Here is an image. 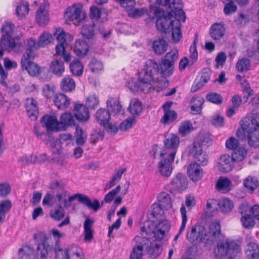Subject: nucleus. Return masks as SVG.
I'll use <instances>...</instances> for the list:
<instances>
[{
  "label": "nucleus",
  "mask_w": 259,
  "mask_h": 259,
  "mask_svg": "<svg viewBox=\"0 0 259 259\" xmlns=\"http://www.w3.org/2000/svg\"><path fill=\"white\" fill-rule=\"evenodd\" d=\"M245 253L249 259L259 258V246L254 242L249 243L246 247Z\"/></svg>",
  "instance_id": "40"
},
{
  "label": "nucleus",
  "mask_w": 259,
  "mask_h": 259,
  "mask_svg": "<svg viewBox=\"0 0 259 259\" xmlns=\"http://www.w3.org/2000/svg\"><path fill=\"white\" fill-rule=\"evenodd\" d=\"M51 72L54 75L60 77L65 71V66L63 62L58 59L52 61L50 65Z\"/></svg>",
  "instance_id": "30"
},
{
  "label": "nucleus",
  "mask_w": 259,
  "mask_h": 259,
  "mask_svg": "<svg viewBox=\"0 0 259 259\" xmlns=\"http://www.w3.org/2000/svg\"><path fill=\"white\" fill-rule=\"evenodd\" d=\"M163 143L164 147L160 149V156L175 157L180 144L179 137L174 134H170L165 137Z\"/></svg>",
  "instance_id": "6"
},
{
  "label": "nucleus",
  "mask_w": 259,
  "mask_h": 259,
  "mask_svg": "<svg viewBox=\"0 0 259 259\" xmlns=\"http://www.w3.org/2000/svg\"><path fill=\"white\" fill-rule=\"evenodd\" d=\"M251 63L247 58H242L238 61L236 64V68L239 72H245L250 67Z\"/></svg>",
  "instance_id": "53"
},
{
  "label": "nucleus",
  "mask_w": 259,
  "mask_h": 259,
  "mask_svg": "<svg viewBox=\"0 0 259 259\" xmlns=\"http://www.w3.org/2000/svg\"><path fill=\"white\" fill-rule=\"evenodd\" d=\"M41 125L47 131H60L59 123L55 113L45 115L40 120Z\"/></svg>",
  "instance_id": "15"
},
{
  "label": "nucleus",
  "mask_w": 259,
  "mask_h": 259,
  "mask_svg": "<svg viewBox=\"0 0 259 259\" xmlns=\"http://www.w3.org/2000/svg\"><path fill=\"white\" fill-rule=\"evenodd\" d=\"M54 250L56 259H81V250L76 246H72L64 250L55 247Z\"/></svg>",
  "instance_id": "12"
},
{
  "label": "nucleus",
  "mask_w": 259,
  "mask_h": 259,
  "mask_svg": "<svg viewBox=\"0 0 259 259\" xmlns=\"http://www.w3.org/2000/svg\"><path fill=\"white\" fill-rule=\"evenodd\" d=\"M65 17L75 25H79L86 17L85 13L83 11L82 5L80 3L73 5L66 11Z\"/></svg>",
  "instance_id": "8"
},
{
  "label": "nucleus",
  "mask_w": 259,
  "mask_h": 259,
  "mask_svg": "<svg viewBox=\"0 0 259 259\" xmlns=\"http://www.w3.org/2000/svg\"><path fill=\"white\" fill-rule=\"evenodd\" d=\"M41 242L37 245L36 256L38 259H47L49 250L54 249L55 247L51 243L52 238L51 236H48L46 234H40Z\"/></svg>",
  "instance_id": "11"
},
{
  "label": "nucleus",
  "mask_w": 259,
  "mask_h": 259,
  "mask_svg": "<svg viewBox=\"0 0 259 259\" xmlns=\"http://www.w3.org/2000/svg\"><path fill=\"white\" fill-rule=\"evenodd\" d=\"M73 112L76 119L80 121H87L90 117L88 108L83 104L75 103Z\"/></svg>",
  "instance_id": "21"
},
{
  "label": "nucleus",
  "mask_w": 259,
  "mask_h": 259,
  "mask_svg": "<svg viewBox=\"0 0 259 259\" xmlns=\"http://www.w3.org/2000/svg\"><path fill=\"white\" fill-rule=\"evenodd\" d=\"M52 36L49 33L45 32L39 37L38 42L40 47H44L51 42Z\"/></svg>",
  "instance_id": "61"
},
{
  "label": "nucleus",
  "mask_w": 259,
  "mask_h": 259,
  "mask_svg": "<svg viewBox=\"0 0 259 259\" xmlns=\"http://www.w3.org/2000/svg\"><path fill=\"white\" fill-rule=\"evenodd\" d=\"M203 103V100L200 97L194 98L191 105V111L193 114H199L201 111V106Z\"/></svg>",
  "instance_id": "55"
},
{
  "label": "nucleus",
  "mask_w": 259,
  "mask_h": 259,
  "mask_svg": "<svg viewBox=\"0 0 259 259\" xmlns=\"http://www.w3.org/2000/svg\"><path fill=\"white\" fill-rule=\"evenodd\" d=\"M29 4L26 2H21L20 4L17 6L16 10V13L17 16L20 18L24 17L28 13Z\"/></svg>",
  "instance_id": "54"
},
{
  "label": "nucleus",
  "mask_w": 259,
  "mask_h": 259,
  "mask_svg": "<svg viewBox=\"0 0 259 259\" xmlns=\"http://www.w3.org/2000/svg\"><path fill=\"white\" fill-rule=\"evenodd\" d=\"M15 26L11 22L7 21L2 28V36H12L14 33Z\"/></svg>",
  "instance_id": "62"
},
{
  "label": "nucleus",
  "mask_w": 259,
  "mask_h": 259,
  "mask_svg": "<svg viewBox=\"0 0 259 259\" xmlns=\"http://www.w3.org/2000/svg\"><path fill=\"white\" fill-rule=\"evenodd\" d=\"M96 118L100 124L106 125V123L109 121L110 114L108 110L100 108L96 112Z\"/></svg>",
  "instance_id": "42"
},
{
  "label": "nucleus",
  "mask_w": 259,
  "mask_h": 259,
  "mask_svg": "<svg viewBox=\"0 0 259 259\" xmlns=\"http://www.w3.org/2000/svg\"><path fill=\"white\" fill-rule=\"evenodd\" d=\"M60 86L62 91L65 92H70L75 89V82L71 77L66 76L62 79Z\"/></svg>",
  "instance_id": "35"
},
{
  "label": "nucleus",
  "mask_w": 259,
  "mask_h": 259,
  "mask_svg": "<svg viewBox=\"0 0 259 259\" xmlns=\"http://www.w3.org/2000/svg\"><path fill=\"white\" fill-rule=\"evenodd\" d=\"M75 137L77 144L83 145L84 144L87 138L86 135L83 132L82 129L79 126L76 128Z\"/></svg>",
  "instance_id": "63"
},
{
  "label": "nucleus",
  "mask_w": 259,
  "mask_h": 259,
  "mask_svg": "<svg viewBox=\"0 0 259 259\" xmlns=\"http://www.w3.org/2000/svg\"><path fill=\"white\" fill-rule=\"evenodd\" d=\"M75 200H78L80 203L84 204L88 208L93 209L95 211H97L101 207L98 200L94 199L92 202L87 196L81 194L76 193L73 196L68 197V201L69 202Z\"/></svg>",
  "instance_id": "14"
},
{
  "label": "nucleus",
  "mask_w": 259,
  "mask_h": 259,
  "mask_svg": "<svg viewBox=\"0 0 259 259\" xmlns=\"http://www.w3.org/2000/svg\"><path fill=\"white\" fill-rule=\"evenodd\" d=\"M25 52L22 59H34L35 51L40 48L38 42L31 38L27 39L24 42Z\"/></svg>",
  "instance_id": "18"
},
{
  "label": "nucleus",
  "mask_w": 259,
  "mask_h": 259,
  "mask_svg": "<svg viewBox=\"0 0 259 259\" xmlns=\"http://www.w3.org/2000/svg\"><path fill=\"white\" fill-rule=\"evenodd\" d=\"M221 225L220 223L214 222L210 224L209 229V233L210 235L217 238L221 234Z\"/></svg>",
  "instance_id": "58"
},
{
  "label": "nucleus",
  "mask_w": 259,
  "mask_h": 259,
  "mask_svg": "<svg viewBox=\"0 0 259 259\" xmlns=\"http://www.w3.org/2000/svg\"><path fill=\"white\" fill-rule=\"evenodd\" d=\"M206 236V230L203 225L196 224L187 231V238L193 244L202 242Z\"/></svg>",
  "instance_id": "10"
},
{
  "label": "nucleus",
  "mask_w": 259,
  "mask_h": 259,
  "mask_svg": "<svg viewBox=\"0 0 259 259\" xmlns=\"http://www.w3.org/2000/svg\"><path fill=\"white\" fill-rule=\"evenodd\" d=\"M187 173L193 181H197L202 177V169L197 163H191L188 165Z\"/></svg>",
  "instance_id": "25"
},
{
  "label": "nucleus",
  "mask_w": 259,
  "mask_h": 259,
  "mask_svg": "<svg viewBox=\"0 0 259 259\" xmlns=\"http://www.w3.org/2000/svg\"><path fill=\"white\" fill-rule=\"evenodd\" d=\"M107 107L108 111L114 114L119 113L121 110L122 106L117 98L110 97L107 101Z\"/></svg>",
  "instance_id": "37"
},
{
  "label": "nucleus",
  "mask_w": 259,
  "mask_h": 259,
  "mask_svg": "<svg viewBox=\"0 0 259 259\" xmlns=\"http://www.w3.org/2000/svg\"><path fill=\"white\" fill-rule=\"evenodd\" d=\"M36 20L40 26L46 25L49 22V13L45 6H39L36 13Z\"/></svg>",
  "instance_id": "26"
},
{
  "label": "nucleus",
  "mask_w": 259,
  "mask_h": 259,
  "mask_svg": "<svg viewBox=\"0 0 259 259\" xmlns=\"http://www.w3.org/2000/svg\"><path fill=\"white\" fill-rule=\"evenodd\" d=\"M11 207V201L9 200H3L0 202V225L5 221L6 215Z\"/></svg>",
  "instance_id": "44"
},
{
  "label": "nucleus",
  "mask_w": 259,
  "mask_h": 259,
  "mask_svg": "<svg viewBox=\"0 0 259 259\" xmlns=\"http://www.w3.org/2000/svg\"><path fill=\"white\" fill-rule=\"evenodd\" d=\"M177 117V114L174 110L165 111L161 119V122L164 124H169L174 122Z\"/></svg>",
  "instance_id": "49"
},
{
  "label": "nucleus",
  "mask_w": 259,
  "mask_h": 259,
  "mask_svg": "<svg viewBox=\"0 0 259 259\" xmlns=\"http://www.w3.org/2000/svg\"><path fill=\"white\" fill-rule=\"evenodd\" d=\"M121 190V187L118 185L115 189L110 191L104 197V201L101 202L103 204L104 202L106 203H110L115 198V196L119 193Z\"/></svg>",
  "instance_id": "60"
},
{
  "label": "nucleus",
  "mask_w": 259,
  "mask_h": 259,
  "mask_svg": "<svg viewBox=\"0 0 259 259\" xmlns=\"http://www.w3.org/2000/svg\"><path fill=\"white\" fill-rule=\"evenodd\" d=\"M168 44L163 38H158L153 41L152 49L155 53L158 55L163 54L167 50Z\"/></svg>",
  "instance_id": "29"
},
{
  "label": "nucleus",
  "mask_w": 259,
  "mask_h": 259,
  "mask_svg": "<svg viewBox=\"0 0 259 259\" xmlns=\"http://www.w3.org/2000/svg\"><path fill=\"white\" fill-rule=\"evenodd\" d=\"M68 196V192L64 189H58L56 194V200L59 204H63L64 207H67V197Z\"/></svg>",
  "instance_id": "45"
},
{
  "label": "nucleus",
  "mask_w": 259,
  "mask_h": 259,
  "mask_svg": "<svg viewBox=\"0 0 259 259\" xmlns=\"http://www.w3.org/2000/svg\"><path fill=\"white\" fill-rule=\"evenodd\" d=\"M244 187L250 192H253L259 186V182L257 178L249 176L243 181Z\"/></svg>",
  "instance_id": "41"
},
{
  "label": "nucleus",
  "mask_w": 259,
  "mask_h": 259,
  "mask_svg": "<svg viewBox=\"0 0 259 259\" xmlns=\"http://www.w3.org/2000/svg\"><path fill=\"white\" fill-rule=\"evenodd\" d=\"M89 47L88 44L83 40L78 39L74 45V52L78 57L85 56L89 51Z\"/></svg>",
  "instance_id": "32"
},
{
  "label": "nucleus",
  "mask_w": 259,
  "mask_h": 259,
  "mask_svg": "<svg viewBox=\"0 0 259 259\" xmlns=\"http://www.w3.org/2000/svg\"><path fill=\"white\" fill-rule=\"evenodd\" d=\"M159 204L165 210H168L172 206V201L170 195L165 192H161L157 195Z\"/></svg>",
  "instance_id": "27"
},
{
  "label": "nucleus",
  "mask_w": 259,
  "mask_h": 259,
  "mask_svg": "<svg viewBox=\"0 0 259 259\" xmlns=\"http://www.w3.org/2000/svg\"><path fill=\"white\" fill-rule=\"evenodd\" d=\"M233 161L229 155H222L218 159L217 167L220 171L228 172L234 167Z\"/></svg>",
  "instance_id": "19"
},
{
  "label": "nucleus",
  "mask_w": 259,
  "mask_h": 259,
  "mask_svg": "<svg viewBox=\"0 0 259 259\" xmlns=\"http://www.w3.org/2000/svg\"><path fill=\"white\" fill-rule=\"evenodd\" d=\"M247 154V152L244 148L240 147L232 153V160L237 162L242 161L246 158Z\"/></svg>",
  "instance_id": "51"
},
{
  "label": "nucleus",
  "mask_w": 259,
  "mask_h": 259,
  "mask_svg": "<svg viewBox=\"0 0 259 259\" xmlns=\"http://www.w3.org/2000/svg\"><path fill=\"white\" fill-rule=\"evenodd\" d=\"M214 253L215 256L221 259H239L240 248L235 241L227 240L218 244L214 249Z\"/></svg>",
  "instance_id": "3"
},
{
  "label": "nucleus",
  "mask_w": 259,
  "mask_h": 259,
  "mask_svg": "<svg viewBox=\"0 0 259 259\" xmlns=\"http://www.w3.org/2000/svg\"><path fill=\"white\" fill-rule=\"evenodd\" d=\"M74 119L71 113H64L62 114L59 123L60 131H65L66 127L74 123Z\"/></svg>",
  "instance_id": "39"
},
{
  "label": "nucleus",
  "mask_w": 259,
  "mask_h": 259,
  "mask_svg": "<svg viewBox=\"0 0 259 259\" xmlns=\"http://www.w3.org/2000/svg\"><path fill=\"white\" fill-rule=\"evenodd\" d=\"M225 32V28L221 23L213 24L209 31L210 36L214 40H220L224 36Z\"/></svg>",
  "instance_id": "22"
},
{
  "label": "nucleus",
  "mask_w": 259,
  "mask_h": 259,
  "mask_svg": "<svg viewBox=\"0 0 259 259\" xmlns=\"http://www.w3.org/2000/svg\"><path fill=\"white\" fill-rule=\"evenodd\" d=\"M54 35L59 42L55 48V56L62 57L66 62H70L71 56L69 53L66 52L65 45H67V36L71 37V36L69 34L65 33L64 31L60 28L57 29Z\"/></svg>",
  "instance_id": "5"
},
{
  "label": "nucleus",
  "mask_w": 259,
  "mask_h": 259,
  "mask_svg": "<svg viewBox=\"0 0 259 259\" xmlns=\"http://www.w3.org/2000/svg\"><path fill=\"white\" fill-rule=\"evenodd\" d=\"M156 4L163 6H168L171 10L169 13L172 12L178 13L177 8L179 4L181 5V10H183V4L181 0H156Z\"/></svg>",
  "instance_id": "33"
},
{
  "label": "nucleus",
  "mask_w": 259,
  "mask_h": 259,
  "mask_svg": "<svg viewBox=\"0 0 259 259\" xmlns=\"http://www.w3.org/2000/svg\"><path fill=\"white\" fill-rule=\"evenodd\" d=\"M231 185L230 180L227 178L221 177L216 184V187L218 190L226 193L231 189Z\"/></svg>",
  "instance_id": "43"
},
{
  "label": "nucleus",
  "mask_w": 259,
  "mask_h": 259,
  "mask_svg": "<svg viewBox=\"0 0 259 259\" xmlns=\"http://www.w3.org/2000/svg\"><path fill=\"white\" fill-rule=\"evenodd\" d=\"M143 104L138 99L134 98L131 100L128 110L130 113L134 116H138L143 111Z\"/></svg>",
  "instance_id": "38"
},
{
  "label": "nucleus",
  "mask_w": 259,
  "mask_h": 259,
  "mask_svg": "<svg viewBox=\"0 0 259 259\" xmlns=\"http://www.w3.org/2000/svg\"><path fill=\"white\" fill-rule=\"evenodd\" d=\"M178 13L172 12L169 13L170 17H174L175 19L174 26L171 28L172 31V37L175 42H179L182 37V34L181 30L180 21L184 22L185 21V15L183 10H181V5L179 4V7L177 8Z\"/></svg>",
  "instance_id": "9"
},
{
  "label": "nucleus",
  "mask_w": 259,
  "mask_h": 259,
  "mask_svg": "<svg viewBox=\"0 0 259 259\" xmlns=\"http://www.w3.org/2000/svg\"><path fill=\"white\" fill-rule=\"evenodd\" d=\"M218 206H219L221 211L226 213L230 211L234 207L233 203L228 198H224L218 202Z\"/></svg>",
  "instance_id": "48"
},
{
  "label": "nucleus",
  "mask_w": 259,
  "mask_h": 259,
  "mask_svg": "<svg viewBox=\"0 0 259 259\" xmlns=\"http://www.w3.org/2000/svg\"><path fill=\"white\" fill-rule=\"evenodd\" d=\"M99 104V101L98 97L93 94L89 96L85 102V106L90 109H95Z\"/></svg>",
  "instance_id": "59"
},
{
  "label": "nucleus",
  "mask_w": 259,
  "mask_h": 259,
  "mask_svg": "<svg viewBox=\"0 0 259 259\" xmlns=\"http://www.w3.org/2000/svg\"><path fill=\"white\" fill-rule=\"evenodd\" d=\"M160 156L161 159L158 163L159 171L163 177H169L172 171L171 164L174 162L175 157Z\"/></svg>",
  "instance_id": "16"
},
{
  "label": "nucleus",
  "mask_w": 259,
  "mask_h": 259,
  "mask_svg": "<svg viewBox=\"0 0 259 259\" xmlns=\"http://www.w3.org/2000/svg\"><path fill=\"white\" fill-rule=\"evenodd\" d=\"M33 59H21V66L23 69H25L31 76H36L40 73V68L37 64L32 62Z\"/></svg>",
  "instance_id": "23"
},
{
  "label": "nucleus",
  "mask_w": 259,
  "mask_h": 259,
  "mask_svg": "<svg viewBox=\"0 0 259 259\" xmlns=\"http://www.w3.org/2000/svg\"><path fill=\"white\" fill-rule=\"evenodd\" d=\"M189 153L202 165L207 164L208 161V155L205 152L203 151L202 147L199 143L194 144L190 147Z\"/></svg>",
  "instance_id": "17"
},
{
  "label": "nucleus",
  "mask_w": 259,
  "mask_h": 259,
  "mask_svg": "<svg viewBox=\"0 0 259 259\" xmlns=\"http://www.w3.org/2000/svg\"><path fill=\"white\" fill-rule=\"evenodd\" d=\"M143 237L136 236L133 240L135 244L134 246L141 248L144 250H146L153 257H156L160 253V244L156 243H154V245H151V243L149 241L151 236L144 234Z\"/></svg>",
  "instance_id": "7"
},
{
  "label": "nucleus",
  "mask_w": 259,
  "mask_h": 259,
  "mask_svg": "<svg viewBox=\"0 0 259 259\" xmlns=\"http://www.w3.org/2000/svg\"><path fill=\"white\" fill-rule=\"evenodd\" d=\"M89 66L92 71L95 73L99 72L103 69V65L102 63L95 59H93L90 63Z\"/></svg>",
  "instance_id": "64"
},
{
  "label": "nucleus",
  "mask_w": 259,
  "mask_h": 259,
  "mask_svg": "<svg viewBox=\"0 0 259 259\" xmlns=\"http://www.w3.org/2000/svg\"><path fill=\"white\" fill-rule=\"evenodd\" d=\"M157 224H154V220L152 221H146L141 228L142 235L144 234L151 236L154 235L155 238L161 240L165 236L170 228L168 222L166 220H159Z\"/></svg>",
  "instance_id": "4"
},
{
  "label": "nucleus",
  "mask_w": 259,
  "mask_h": 259,
  "mask_svg": "<svg viewBox=\"0 0 259 259\" xmlns=\"http://www.w3.org/2000/svg\"><path fill=\"white\" fill-rule=\"evenodd\" d=\"M174 70V65L162 59L161 63L149 59L145 63L144 68L139 72L138 80L143 84L158 83V87L162 89L168 85L166 77L171 75Z\"/></svg>",
  "instance_id": "1"
},
{
  "label": "nucleus",
  "mask_w": 259,
  "mask_h": 259,
  "mask_svg": "<svg viewBox=\"0 0 259 259\" xmlns=\"http://www.w3.org/2000/svg\"><path fill=\"white\" fill-rule=\"evenodd\" d=\"M159 13H160L159 11H155V15L158 17L156 22L157 30L162 33H169L171 31V28L174 26L175 20H171L174 17L169 16L168 13L167 17H158V14Z\"/></svg>",
  "instance_id": "13"
},
{
  "label": "nucleus",
  "mask_w": 259,
  "mask_h": 259,
  "mask_svg": "<svg viewBox=\"0 0 259 259\" xmlns=\"http://www.w3.org/2000/svg\"><path fill=\"white\" fill-rule=\"evenodd\" d=\"M83 66L78 60H74L70 64V70L71 73L76 76H80L83 72Z\"/></svg>",
  "instance_id": "52"
},
{
  "label": "nucleus",
  "mask_w": 259,
  "mask_h": 259,
  "mask_svg": "<svg viewBox=\"0 0 259 259\" xmlns=\"http://www.w3.org/2000/svg\"><path fill=\"white\" fill-rule=\"evenodd\" d=\"M94 220L90 218H87L83 223L84 240L86 242H90L93 238V225Z\"/></svg>",
  "instance_id": "31"
},
{
  "label": "nucleus",
  "mask_w": 259,
  "mask_h": 259,
  "mask_svg": "<svg viewBox=\"0 0 259 259\" xmlns=\"http://www.w3.org/2000/svg\"><path fill=\"white\" fill-rule=\"evenodd\" d=\"M54 102L59 109L64 110L68 108L70 102L66 95L61 93L55 95Z\"/></svg>",
  "instance_id": "28"
},
{
  "label": "nucleus",
  "mask_w": 259,
  "mask_h": 259,
  "mask_svg": "<svg viewBox=\"0 0 259 259\" xmlns=\"http://www.w3.org/2000/svg\"><path fill=\"white\" fill-rule=\"evenodd\" d=\"M179 57V52L178 50L174 49L169 52L167 53L164 59L162 60H166L167 62L174 65L175 62L178 60Z\"/></svg>",
  "instance_id": "57"
},
{
  "label": "nucleus",
  "mask_w": 259,
  "mask_h": 259,
  "mask_svg": "<svg viewBox=\"0 0 259 259\" xmlns=\"http://www.w3.org/2000/svg\"><path fill=\"white\" fill-rule=\"evenodd\" d=\"M65 214V211L61 204H58L54 208V210L50 211L51 218L55 220L60 221L62 219Z\"/></svg>",
  "instance_id": "47"
},
{
  "label": "nucleus",
  "mask_w": 259,
  "mask_h": 259,
  "mask_svg": "<svg viewBox=\"0 0 259 259\" xmlns=\"http://www.w3.org/2000/svg\"><path fill=\"white\" fill-rule=\"evenodd\" d=\"M180 211L181 213L182 219V224L179 230V232L178 234L175 236L174 240H177L180 234L182 233V232L184 231L186 223L187 222V214H186V210L185 208V206L183 204L182 207L180 209Z\"/></svg>",
  "instance_id": "56"
},
{
  "label": "nucleus",
  "mask_w": 259,
  "mask_h": 259,
  "mask_svg": "<svg viewBox=\"0 0 259 259\" xmlns=\"http://www.w3.org/2000/svg\"><path fill=\"white\" fill-rule=\"evenodd\" d=\"M171 188L169 191L172 193L174 191H183L187 186V179L182 174H178L171 181L170 185Z\"/></svg>",
  "instance_id": "20"
},
{
  "label": "nucleus",
  "mask_w": 259,
  "mask_h": 259,
  "mask_svg": "<svg viewBox=\"0 0 259 259\" xmlns=\"http://www.w3.org/2000/svg\"><path fill=\"white\" fill-rule=\"evenodd\" d=\"M0 46L3 50L11 52L15 47L16 42L12 36H2Z\"/></svg>",
  "instance_id": "34"
},
{
  "label": "nucleus",
  "mask_w": 259,
  "mask_h": 259,
  "mask_svg": "<svg viewBox=\"0 0 259 259\" xmlns=\"http://www.w3.org/2000/svg\"><path fill=\"white\" fill-rule=\"evenodd\" d=\"M240 128L236 136L241 140L247 141L248 145L255 148L259 147V123L254 118L245 117L241 121Z\"/></svg>",
  "instance_id": "2"
},
{
  "label": "nucleus",
  "mask_w": 259,
  "mask_h": 259,
  "mask_svg": "<svg viewBox=\"0 0 259 259\" xmlns=\"http://www.w3.org/2000/svg\"><path fill=\"white\" fill-rule=\"evenodd\" d=\"M26 110L28 116L32 120H36L38 114L37 103L33 98H28L25 103Z\"/></svg>",
  "instance_id": "24"
},
{
  "label": "nucleus",
  "mask_w": 259,
  "mask_h": 259,
  "mask_svg": "<svg viewBox=\"0 0 259 259\" xmlns=\"http://www.w3.org/2000/svg\"><path fill=\"white\" fill-rule=\"evenodd\" d=\"M164 208L159 204L154 203L152 205L150 214L153 218L158 220H162L164 214Z\"/></svg>",
  "instance_id": "46"
},
{
  "label": "nucleus",
  "mask_w": 259,
  "mask_h": 259,
  "mask_svg": "<svg viewBox=\"0 0 259 259\" xmlns=\"http://www.w3.org/2000/svg\"><path fill=\"white\" fill-rule=\"evenodd\" d=\"M95 25L94 23L84 24L81 30L83 37L87 39H93L96 33Z\"/></svg>",
  "instance_id": "36"
},
{
  "label": "nucleus",
  "mask_w": 259,
  "mask_h": 259,
  "mask_svg": "<svg viewBox=\"0 0 259 259\" xmlns=\"http://www.w3.org/2000/svg\"><path fill=\"white\" fill-rule=\"evenodd\" d=\"M193 130V127L191 121L188 120L181 122L179 127V133L184 137Z\"/></svg>",
  "instance_id": "50"
}]
</instances>
